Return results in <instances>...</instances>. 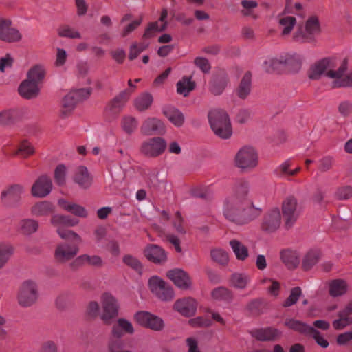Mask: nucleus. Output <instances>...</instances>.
I'll list each match as a JSON object with an SVG mask.
<instances>
[{"instance_id":"1","label":"nucleus","mask_w":352,"mask_h":352,"mask_svg":"<svg viewBox=\"0 0 352 352\" xmlns=\"http://www.w3.org/2000/svg\"><path fill=\"white\" fill-rule=\"evenodd\" d=\"M261 209L256 207L250 195V184L245 180L236 182L232 194L223 203L222 213L229 221L236 225H245L256 219Z\"/></svg>"},{"instance_id":"2","label":"nucleus","mask_w":352,"mask_h":352,"mask_svg":"<svg viewBox=\"0 0 352 352\" xmlns=\"http://www.w3.org/2000/svg\"><path fill=\"white\" fill-rule=\"evenodd\" d=\"M51 224L56 228L58 236L65 240H71L72 243L62 242L58 244L54 251L56 261L65 263L73 259L78 253L81 237L76 232L67 229L78 223V220L68 215L54 214L51 218Z\"/></svg>"},{"instance_id":"3","label":"nucleus","mask_w":352,"mask_h":352,"mask_svg":"<svg viewBox=\"0 0 352 352\" xmlns=\"http://www.w3.org/2000/svg\"><path fill=\"white\" fill-rule=\"evenodd\" d=\"M208 120L214 134L222 139H228L232 134L228 114L223 110L213 109L208 113Z\"/></svg>"},{"instance_id":"4","label":"nucleus","mask_w":352,"mask_h":352,"mask_svg":"<svg viewBox=\"0 0 352 352\" xmlns=\"http://www.w3.org/2000/svg\"><path fill=\"white\" fill-rule=\"evenodd\" d=\"M234 164L243 172L254 170L258 164V154L256 149L252 146H243L236 152Z\"/></svg>"},{"instance_id":"5","label":"nucleus","mask_w":352,"mask_h":352,"mask_svg":"<svg viewBox=\"0 0 352 352\" xmlns=\"http://www.w3.org/2000/svg\"><path fill=\"white\" fill-rule=\"evenodd\" d=\"M38 288L36 282L27 280L20 285L17 293V301L23 307L33 305L38 298Z\"/></svg>"},{"instance_id":"6","label":"nucleus","mask_w":352,"mask_h":352,"mask_svg":"<svg viewBox=\"0 0 352 352\" xmlns=\"http://www.w3.org/2000/svg\"><path fill=\"white\" fill-rule=\"evenodd\" d=\"M340 61H338L336 58H323L314 65H312L309 72V77L312 80H318L320 78L321 75L325 72V74L329 78L333 80H336V77L330 76V73H337L338 67L340 65Z\"/></svg>"},{"instance_id":"7","label":"nucleus","mask_w":352,"mask_h":352,"mask_svg":"<svg viewBox=\"0 0 352 352\" xmlns=\"http://www.w3.org/2000/svg\"><path fill=\"white\" fill-rule=\"evenodd\" d=\"M320 31L319 20L316 16H310L305 24V28H300L293 36V39L297 43H314L316 41L315 35Z\"/></svg>"},{"instance_id":"8","label":"nucleus","mask_w":352,"mask_h":352,"mask_svg":"<svg viewBox=\"0 0 352 352\" xmlns=\"http://www.w3.org/2000/svg\"><path fill=\"white\" fill-rule=\"evenodd\" d=\"M91 94V88H82L70 91L62 100L60 116L63 118L67 117L72 113L76 104L80 100L87 98Z\"/></svg>"},{"instance_id":"9","label":"nucleus","mask_w":352,"mask_h":352,"mask_svg":"<svg viewBox=\"0 0 352 352\" xmlns=\"http://www.w3.org/2000/svg\"><path fill=\"white\" fill-rule=\"evenodd\" d=\"M100 301L102 304L100 319L105 324H111L113 320L118 315V302L116 298L109 293L103 294Z\"/></svg>"},{"instance_id":"10","label":"nucleus","mask_w":352,"mask_h":352,"mask_svg":"<svg viewBox=\"0 0 352 352\" xmlns=\"http://www.w3.org/2000/svg\"><path fill=\"white\" fill-rule=\"evenodd\" d=\"M23 38L19 30L8 17L0 16V41L6 43H19Z\"/></svg>"},{"instance_id":"11","label":"nucleus","mask_w":352,"mask_h":352,"mask_svg":"<svg viewBox=\"0 0 352 352\" xmlns=\"http://www.w3.org/2000/svg\"><path fill=\"white\" fill-rule=\"evenodd\" d=\"M167 148V142L162 137H153L144 141L140 151L147 157L156 158L162 155Z\"/></svg>"},{"instance_id":"12","label":"nucleus","mask_w":352,"mask_h":352,"mask_svg":"<svg viewBox=\"0 0 352 352\" xmlns=\"http://www.w3.org/2000/svg\"><path fill=\"white\" fill-rule=\"evenodd\" d=\"M282 212L287 229L292 228L300 214L297 199L293 196L286 197L282 203Z\"/></svg>"},{"instance_id":"13","label":"nucleus","mask_w":352,"mask_h":352,"mask_svg":"<svg viewBox=\"0 0 352 352\" xmlns=\"http://www.w3.org/2000/svg\"><path fill=\"white\" fill-rule=\"evenodd\" d=\"M347 70V60L344 59L340 62L337 73H330V76L336 77V80L331 82L332 88L352 87V72L346 74Z\"/></svg>"},{"instance_id":"14","label":"nucleus","mask_w":352,"mask_h":352,"mask_svg":"<svg viewBox=\"0 0 352 352\" xmlns=\"http://www.w3.org/2000/svg\"><path fill=\"white\" fill-rule=\"evenodd\" d=\"M166 126L164 122L155 117H148L142 122L140 131L142 135L151 136L154 135H162L166 133Z\"/></svg>"},{"instance_id":"15","label":"nucleus","mask_w":352,"mask_h":352,"mask_svg":"<svg viewBox=\"0 0 352 352\" xmlns=\"http://www.w3.org/2000/svg\"><path fill=\"white\" fill-rule=\"evenodd\" d=\"M134 319L140 325L154 331H160L164 327L162 318L149 312L140 311L134 315Z\"/></svg>"},{"instance_id":"16","label":"nucleus","mask_w":352,"mask_h":352,"mask_svg":"<svg viewBox=\"0 0 352 352\" xmlns=\"http://www.w3.org/2000/svg\"><path fill=\"white\" fill-rule=\"evenodd\" d=\"M281 224V214L278 208L267 211L262 220L261 228L266 232H274L277 230Z\"/></svg>"},{"instance_id":"17","label":"nucleus","mask_w":352,"mask_h":352,"mask_svg":"<svg viewBox=\"0 0 352 352\" xmlns=\"http://www.w3.org/2000/svg\"><path fill=\"white\" fill-rule=\"evenodd\" d=\"M23 192V188L19 184L10 186L1 193V200L3 204L11 208L16 207L21 200V195Z\"/></svg>"},{"instance_id":"18","label":"nucleus","mask_w":352,"mask_h":352,"mask_svg":"<svg viewBox=\"0 0 352 352\" xmlns=\"http://www.w3.org/2000/svg\"><path fill=\"white\" fill-rule=\"evenodd\" d=\"M131 92L132 91H130L129 90H124L115 97L107 104L105 109L106 113L113 118L116 116L124 107Z\"/></svg>"},{"instance_id":"19","label":"nucleus","mask_w":352,"mask_h":352,"mask_svg":"<svg viewBox=\"0 0 352 352\" xmlns=\"http://www.w3.org/2000/svg\"><path fill=\"white\" fill-rule=\"evenodd\" d=\"M303 58L296 52H288L280 54L282 67L291 72H298L302 66Z\"/></svg>"},{"instance_id":"20","label":"nucleus","mask_w":352,"mask_h":352,"mask_svg":"<svg viewBox=\"0 0 352 352\" xmlns=\"http://www.w3.org/2000/svg\"><path fill=\"white\" fill-rule=\"evenodd\" d=\"M52 189V182L47 175L39 177L32 187V194L34 197L43 198L48 195Z\"/></svg>"},{"instance_id":"21","label":"nucleus","mask_w":352,"mask_h":352,"mask_svg":"<svg viewBox=\"0 0 352 352\" xmlns=\"http://www.w3.org/2000/svg\"><path fill=\"white\" fill-rule=\"evenodd\" d=\"M167 276L180 289H187L191 285V279L189 275L181 269H174L168 271Z\"/></svg>"},{"instance_id":"22","label":"nucleus","mask_w":352,"mask_h":352,"mask_svg":"<svg viewBox=\"0 0 352 352\" xmlns=\"http://www.w3.org/2000/svg\"><path fill=\"white\" fill-rule=\"evenodd\" d=\"M134 332L133 324L123 318H118L111 328V336L116 338H122L125 334L132 335Z\"/></svg>"},{"instance_id":"23","label":"nucleus","mask_w":352,"mask_h":352,"mask_svg":"<svg viewBox=\"0 0 352 352\" xmlns=\"http://www.w3.org/2000/svg\"><path fill=\"white\" fill-rule=\"evenodd\" d=\"M167 16L168 10L166 8H163L159 19L161 23L160 24L158 21L150 23L146 28L143 36L144 38H151L156 32L165 30L168 25V22L166 21Z\"/></svg>"},{"instance_id":"24","label":"nucleus","mask_w":352,"mask_h":352,"mask_svg":"<svg viewBox=\"0 0 352 352\" xmlns=\"http://www.w3.org/2000/svg\"><path fill=\"white\" fill-rule=\"evenodd\" d=\"M197 303L192 298L177 300L174 304V309L185 316H191L196 312Z\"/></svg>"},{"instance_id":"25","label":"nucleus","mask_w":352,"mask_h":352,"mask_svg":"<svg viewBox=\"0 0 352 352\" xmlns=\"http://www.w3.org/2000/svg\"><path fill=\"white\" fill-rule=\"evenodd\" d=\"M145 256L155 263H163L166 261V252L160 246L155 244L147 245L144 250Z\"/></svg>"},{"instance_id":"26","label":"nucleus","mask_w":352,"mask_h":352,"mask_svg":"<svg viewBox=\"0 0 352 352\" xmlns=\"http://www.w3.org/2000/svg\"><path fill=\"white\" fill-rule=\"evenodd\" d=\"M352 302H349L342 310L338 312V319L333 322V327L340 330L352 323Z\"/></svg>"},{"instance_id":"27","label":"nucleus","mask_w":352,"mask_h":352,"mask_svg":"<svg viewBox=\"0 0 352 352\" xmlns=\"http://www.w3.org/2000/svg\"><path fill=\"white\" fill-rule=\"evenodd\" d=\"M74 181L80 188L87 189L92 184V177L85 166H80L75 170Z\"/></svg>"},{"instance_id":"28","label":"nucleus","mask_w":352,"mask_h":352,"mask_svg":"<svg viewBox=\"0 0 352 352\" xmlns=\"http://www.w3.org/2000/svg\"><path fill=\"white\" fill-rule=\"evenodd\" d=\"M85 264L95 267H100L102 265V259L100 256L97 255L90 256L85 254L73 260L70 263V267L73 269H76Z\"/></svg>"},{"instance_id":"29","label":"nucleus","mask_w":352,"mask_h":352,"mask_svg":"<svg viewBox=\"0 0 352 352\" xmlns=\"http://www.w3.org/2000/svg\"><path fill=\"white\" fill-rule=\"evenodd\" d=\"M229 79L227 75L222 74L214 76L210 82V91L215 95H221L228 85Z\"/></svg>"},{"instance_id":"30","label":"nucleus","mask_w":352,"mask_h":352,"mask_svg":"<svg viewBox=\"0 0 352 352\" xmlns=\"http://www.w3.org/2000/svg\"><path fill=\"white\" fill-rule=\"evenodd\" d=\"M58 206L63 210L72 213L76 217L85 218L88 215V213L84 207L78 204L69 202L66 199H60L58 200Z\"/></svg>"},{"instance_id":"31","label":"nucleus","mask_w":352,"mask_h":352,"mask_svg":"<svg viewBox=\"0 0 352 352\" xmlns=\"http://www.w3.org/2000/svg\"><path fill=\"white\" fill-rule=\"evenodd\" d=\"M19 94L25 98L30 99L37 96L39 92L38 85L29 79L23 81L19 87Z\"/></svg>"},{"instance_id":"32","label":"nucleus","mask_w":352,"mask_h":352,"mask_svg":"<svg viewBox=\"0 0 352 352\" xmlns=\"http://www.w3.org/2000/svg\"><path fill=\"white\" fill-rule=\"evenodd\" d=\"M162 113L175 126L179 127L184 124V116L179 109L173 107L166 106L163 108Z\"/></svg>"},{"instance_id":"33","label":"nucleus","mask_w":352,"mask_h":352,"mask_svg":"<svg viewBox=\"0 0 352 352\" xmlns=\"http://www.w3.org/2000/svg\"><path fill=\"white\" fill-rule=\"evenodd\" d=\"M347 289L348 284L344 279H333L329 283V293L332 297L343 296L346 293Z\"/></svg>"},{"instance_id":"34","label":"nucleus","mask_w":352,"mask_h":352,"mask_svg":"<svg viewBox=\"0 0 352 352\" xmlns=\"http://www.w3.org/2000/svg\"><path fill=\"white\" fill-rule=\"evenodd\" d=\"M282 262L289 269H294L300 263L299 254L296 251L290 249L283 250L280 252Z\"/></svg>"},{"instance_id":"35","label":"nucleus","mask_w":352,"mask_h":352,"mask_svg":"<svg viewBox=\"0 0 352 352\" xmlns=\"http://www.w3.org/2000/svg\"><path fill=\"white\" fill-rule=\"evenodd\" d=\"M252 89V74L247 72L243 76L236 90V94L241 99H245L250 94Z\"/></svg>"},{"instance_id":"36","label":"nucleus","mask_w":352,"mask_h":352,"mask_svg":"<svg viewBox=\"0 0 352 352\" xmlns=\"http://www.w3.org/2000/svg\"><path fill=\"white\" fill-rule=\"evenodd\" d=\"M54 211V205L47 201L37 202L31 208V213L35 217L47 216Z\"/></svg>"},{"instance_id":"37","label":"nucleus","mask_w":352,"mask_h":352,"mask_svg":"<svg viewBox=\"0 0 352 352\" xmlns=\"http://www.w3.org/2000/svg\"><path fill=\"white\" fill-rule=\"evenodd\" d=\"M253 337L261 341L273 340L279 336L280 332L273 328L254 329L251 331Z\"/></svg>"},{"instance_id":"38","label":"nucleus","mask_w":352,"mask_h":352,"mask_svg":"<svg viewBox=\"0 0 352 352\" xmlns=\"http://www.w3.org/2000/svg\"><path fill=\"white\" fill-rule=\"evenodd\" d=\"M285 325L288 328L305 336H308L310 331H314L313 327L309 326L300 320L292 318L286 319L285 321Z\"/></svg>"},{"instance_id":"39","label":"nucleus","mask_w":352,"mask_h":352,"mask_svg":"<svg viewBox=\"0 0 352 352\" xmlns=\"http://www.w3.org/2000/svg\"><path fill=\"white\" fill-rule=\"evenodd\" d=\"M19 112L16 109H5L0 112V125L10 126L19 120Z\"/></svg>"},{"instance_id":"40","label":"nucleus","mask_w":352,"mask_h":352,"mask_svg":"<svg viewBox=\"0 0 352 352\" xmlns=\"http://www.w3.org/2000/svg\"><path fill=\"white\" fill-rule=\"evenodd\" d=\"M211 296L213 300L217 301L229 303L232 300V292L224 287H218L211 292Z\"/></svg>"},{"instance_id":"41","label":"nucleus","mask_w":352,"mask_h":352,"mask_svg":"<svg viewBox=\"0 0 352 352\" xmlns=\"http://www.w3.org/2000/svg\"><path fill=\"white\" fill-rule=\"evenodd\" d=\"M153 101V96L150 93L144 92L135 99L134 106L139 111H144L150 108Z\"/></svg>"},{"instance_id":"42","label":"nucleus","mask_w":352,"mask_h":352,"mask_svg":"<svg viewBox=\"0 0 352 352\" xmlns=\"http://www.w3.org/2000/svg\"><path fill=\"white\" fill-rule=\"evenodd\" d=\"M38 222L32 219H24L19 224V232L25 235H30L37 231Z\"/></svg>"},{"instance_id":"43","label":"nucleus","mask_w":352,"mask_h":352,"mask_svg":"<svg viewBox=\"0 0 352 352\" xmlns=\"http://www.w3.org/2000/svg\"><path fill=\"white\" fill-rule=\"evenodd\" d=\"M230 245L238 260L244 261L248 257V248L239 241L232 239L230 241Z\"/></svg>"},{"instance_id":"44","label":"nucleus","mask_w":352,"mask_h":352,"mask_svg":"<svg viewBox=\"0 0 352 352\" xmlns=\"http://www.w3.org/2000/svg\"><path fill=\"white\" fill-rule=\"evenodd\" d=\"M14 252V247L6 243H0V269H2L8 263Z\"/></svg>"},{"instance_id":"45","label":"nucleus","mask_w":352,"mask_h":352,"mask_svg":"<svg viewBox=\"0 0 352 352\" xmlns=\"http://www.w3.org/2000/svg\"><path fill=\"white\" fill-rule=\"evenodd\" d=\"M34 148L32 144L26 140H22L12 153V156L21 155L23 158H27L34 153Z\"/></svg>"},{"instance_id":"46","label":"nucleus","mask_w":352,"mask_h":352,"mask_svg":"<svg viewBox=\"0 0 352 352\" xmlns=\"http://www.w3.org/2000/svg\"><path fill=\"white\" fill-rule=\"evenodd\" d=\"M138 124L137 119L131 116H124L121 120V127L128 135H131L135 131Z\"/></svg>"},{"instance_id":"47","label":"nucleus","mask_w":352,"mask_h":352,"mask_svg":"<svg viewBox=\"0 0 352 352\" xmlns=\"http://www.w3.org/2000/svg\"><path fill=\"white\" fill-rule=\"evenodd\" d=\"M250 281V277L245 274L235 273L230 278V285L237 289H245Z\"/></svg>"},{"instance_id":"48","label":"nucleus","mask_w":352,"mask_h":352,"mask_svg":"<svg viewBox=\"0 0 352 352\" xmlns=\"http://www.w3.org/2000/svg\"><path fill=\"white\" fill-rule=\"evenodd\" d=\"M194 88L195 83L191 81L190 78L186 76L183 77L182 79L177 83V92L184 96H187Z\"/></svg>"},{"instance_id":"49","label":"nucleus","mask_w":352,"mask_h":352,"mask_svg":"<svg viewBox=\"0 0 352 352\" xmlns=\"http://www.w3.org/2000/svg\"><path fill=\"white\" fill-rule=\"evenodd\" d=\"M320 258V252L317 250H310L305 256L302 267L305 270H309L315 265Z\"/></svg>"},{"instance_id":"50","label":"nucleus","mask_w":352,"mask_h":352,"mask_svg":"<svg viewBox=\"0 0 352 352\" xmlns=\"http://www.w3.org/2000/svg\"><path fill=\"white\" fill-rule=\"evenodd\" d=\"M280 60V55L278 57L267 58L262 64V68L266 72L272 73L282 66Z\"/></svg>"},{"instance_id":"51","label":"nucleus","mask_w":352,"mask_h":352,"mask_svg":"<svg viewBox=\"0 0 352 352\" xmlns=\"http://www.w3.org/2000/svg\"><path fill=\"white\" fill-rule=\"evenodd\" d=\"M210 256L214 262L221 265H226L228 262V253L221 248L212 249L210 252Z\"/></svg>"},{"instance_id":"52","label":"nucleus","mask_w":352,"mask_h":352,"mask_svg":"<svg viewBox=\"0 0 352 352\" xmlns=\"http://www.w3.org/2000/svg\"><path fill=\"white\" fill-rule=\"evenodd\" d=\"M266 302L264 300L254 299L248 303L247 309L252 315L257 316L263 311Z\"/></svg>"},{"instance_id":"53","label":"nucleus","mask_w":352,"mask_h":352,"mask_svg":"<svg viewBox=\"0 0 352 352\" xmlns=\"http://www.w3.org/2000/svg\"><path fill=\"white\" fill-rule=\"evenodd\" d=\"M45 76V70L42 66L36 65L32 67L28 72V79L35 84L38 83L43 80Z\"/></svg>"},{"instance_id":"54","label":"nucleus","mask_w":352,"mask_h":352,"mask_svg":"<svg viewBox=\"0 0 352 352\" xmlns=\"http://www.w3.org/2000/svg\"><path fill=\"white\" fill-rule=\"evenodd\" d=\"M296 22V18L292 16H286L280 18L279 23L283 27L282 32L283 35L289 34L292 32Z\"/></svg>"},{"instance_id":"55","label":"nucleus","mask_w":352,"mask_h":352,"mask_svg":"<svg viewBox=\"0 0 352 352\" xmlns=\"http://www.w3.org/2000/svg\"><path fill=\"white\" fill-rule=\"evenodd\" d=\"M58 34L60 36L70 38H80V34L67 25H63L58 29Z\"/></svg>"},{"instance_id":"56","label":"nucleus","mask_w":352,"mask_h":352,"mask_svg":"<svg viewBox=\"0 0 352 352\" xmlns=\"http://www.w3.org/2000/svg\"><path fill=\"white\" fill-rule=\"evenodd\" d=\"M243 9L241 10L243 16H252L256 18L255 14H253V10L258 6V3L255 1L243 0L241 2Z\"/></svg>"},{"instance_id":"57","label":"nucleus","mask_w":352,"mask_h":352,"mask_svg":"<svg viewBox=\"0 0 352 352\" xmlns=\"http://www.w3.org/2000/svg\"><path fill=\"white\" fill-rule=\"evenodd\" d=\"M155 296L162 300L168 301L173 299L174 292L173 288L166 283Z\"/></svg>"},{"instance_id":"58","label":"nucleus","mask_w":352,"mask_h":352,"mask_svg":"<svg viewBox=\"0 0 352 352\" xmlns=\"http://www.w3.org/2000/svg\"><path fill=\"white\" fill-rule=\"evenodd\" d=\"M302 294L301 289L298 287L292 289L290 295L285 300L283 305L285 307H290L294 305L298 300Z\"/></svg>"},{"instance_id":"59","label":"nucleus","mask_w":352,"mask_h":352,"mask_svg":"<svg viewBox=\"0 0 352 352\" xmlns=\"http://www.w3.org/2000/svg\"><path fill=\"white\" fill-rule=\"evenodd\" d=\"M67 168L65 165L59 164L54 171V179L58 185H63L65 182Z\"/></svg>"},{"instance_id":"60","label":"nucleus","mask_w":352,"mask_h":352,"mask_svg":"<svg viewBox=\"0 0 352 352\" xmlns=\"http://www.w3.org/2000/svg\"><path fill=\"white\" fill-rule=\"evenodd\" d=\"M123 262L136 272L141 273L142 267L137 258L131 255H126L123 257Z\"/></svg>"},{"instance_id":"61","label":"nucleus","mask_w":352,"mask_h":352,"mask_svg":"<svg viewBox=\"0 0 352 352\" xmlns=\"http://www.w3.org/2000/svg\"><path fill=\"white\" fill-rule=\"evenodd\" d=\"M166 283L158 276H153L148 280V287L155 295L160 291Z\"/></svg>"},{"instance_id":"62","label":"nucleus","mask_w":352,"mask_h":352,"mask_svg":"<svg viewBox=\"0 0 352 352\" xmlns=\"http://www.w3.org/2000/svg\"><path fill=\"white\" fill-rule=\"evenodd\" d=\"M291 166L292 164L290 160H287L284 162L278 167H277V168L275 170L276 174L281 177H289V173L291 170H289V168L291 167Z\"/></svg>"},{"instance_id":"63","label":"nucleus","mask_w":352,"mask_h":352,"mask_svg":"<svg viewBox=\"0 0 352 352\" xmlns=\"http://www.w3.org/2000/svg\"><path fill=\"white\" fill-rule=\"evenodd\" d=\"M173 226L178 233L184 234L186 232L183 226V218L179 212L175 213L173 221Z\"/></svg>"},{"instance_id":"64","label":"nucleus","mask_w":352,"mask_h":352,"mask_svg":"<svg viewBox=\"0 0 352 352\" xmlns=\"http://www.w3.org/2000/svg\"><path fill=\"white\" fill-rule=\"evenodd\" d=\"M338 112L344 117L349 116L352 113V102L344 100L338 105Z\"/></svg>"}]
</instances>
